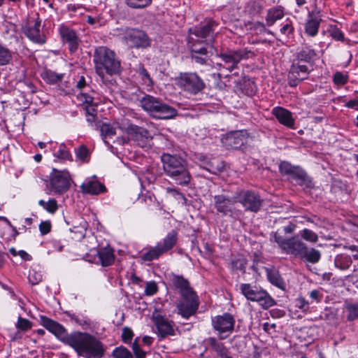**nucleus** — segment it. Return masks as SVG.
Here are the masks:
<instances>
[{"instance_id":"774afa93","label":"nucleus","mask_w":358,"mask_h":358,"mask_svg":"<svg viewBox=\"0 0 358 358\" xmlns=\"http://www.w3.org/2000/svg\"><path fill=\"white\" fill-rule=\"evenodd\" d=\"M139 73L144 78H147L149 81H152L151 78L147 71V70L143 67L141 66L139 68Z\"/></svg>"},{"instance_id":"f3484780","label":"nucleus","mask_w":358,"mask_h":358,"mask_svg":"<svg viewBox=\"0 0 358 358\" xmlns=\"http://www.w3.org/2000/svg\"><path fill=\"white\" fill-rule=\"evenodd\" d=\"M127 134L131 139L136 141L143 147L151 138L150 132L145 128L134 124H130L126 128Z\"/></svg>"},{"instance_id":"c756f323","label":"nucleus","mask_w":358,"mask_h":358,"mask_svg":"<svg viewBox=\"0 0 358 358\" xmlns=\"http://www.w3.org/2000/svg\"><path fill=\"white\" fill-rule=\"evenodd\" d=\"M98 258L103 266H110L112 263V248L110 247L101 249L97 252Z\"/></svg>"},{"instance_id":"f03ea898","label":"nucleus","mask_w":358,"mask_h":358,"mask_svg":"<svg viewBox=\"0 0 358 358\" xmlns=\"http://www.w3.org/2000/svg\"><path fill=\"white\" fill-rule=\"evenodd\" d=\"M216 25L215 21L210 20L204 24L189 29L187 45L191 55H209V53L212 54L214 27Z\"/></svg>"},{"instance_id":"0e129e2a","label":"nucleus","mask_w":358,"mask_h":358,"mask_svg":"<svg viewBox=\"0 0 358 358\" xmlns=\"http://www.w3.org/2000/svg\"><path fill=\"white\" fill-rule=\"evenodd\" d=\"M292 27L289 24H286L280 29V32L282 34H289L292 32Z\"/></svg>"},{"instance_id":"e2e57ef3","label":"nucleus","mask_w":358,"mask_h":358,"mask_svg":"<svg viewBox=\"0 0 358 358\" xmlns=\"http://www.w3.org/2000/svg\"><path fill=\"white\" fill-rule=\"evenodd\" d=\"M121 65L119 60H115L113 58V73L118 74L121 72Z\"/></svg>"},{"instance_id":"9d476101","label":"nucleus","mask_w":358,"mask_h":358,"mask_svg":"<svg viewBox=\"0 0 358 358\" xmlns=\"http://www.w3.org/2000/svg\"><path fill=\"white\" fill-rule=\"evenodd\" d=\"M178 85L184 90L196 94L202 91L205 83L195 73H182L177 79Z\"/></svg>"},{"instance_id":"f8f14e48","label":"nucleus","mask_w":358,"mask_h":358,"mask_svg":"<svg viewBox=\"0 0 358 358\" xmlns=\"http://www.w3.org/2000/svg\"><path fill=\"white\" fill-rule=\"evenodd\" d=\"M254 53L247 49H239L237 50H227L225 52L221 53L220 57L222 61L227 64H230L228 66H223L226 68L229 72L232 71L234 69L237 68L238 64L242 60L248 59Z\"/></svg>"},{"instance_id":"1a4fd4ad","label":"nucleus","mask_w":358,"mask_h":358,"mask_svg":"<svg viewBox=\"0 0 358 358\" xmlns=\"http://www.w3.org/2000/svg\"><path fill=\"white\" fill-rule=\"evenodd\" d=\"M235 319L232 315L224 313L212 318L213 329L218 332L220 340L226 339L234 331Z\"/></svg>"},{"instance_id":"8fccbe9b","label":"nucleus","mask_w":358,"mask_h":358,"mask_svg":"<svg viewBox=\"0 0 358 358\" xmlns=\"http://www.w3.org/2000/svg\"><path fill=\"white\" fill-rule=\"evenodd\" d=\"M329 32L333 38L341 41L344 40L343 33L336 26H331Z\"/></svg>"},{"instance_id":"0eeeda50","label":"nucleus","mask_w":358,"mask_h":358,"mask_svg":"<svg viewBox=\"0 0 358 358\" xmlns=\"http://www.w3.org/2000/svg\"><path fill=\"white\" fill-rule=\"evenodd\" d=\"M115 31L117 33L113 35H123V38L127 43L132 48H146L151 44V39L142 30L122 27L116 28Z\"/></svg>"},{"instance_id":"cd10ccee","label":"nucleus","mask_w":358,"mask_h":358,"mask_svg":"<svg viewBox=\"0 0 358 358\" xmlns=\"http://www.w3.org/2000/svg\"><path fill=\"white\" fill-rule=\"evenodd\" d=\"M155 324L159 334L162 337H165L166 335L172 334L173 331L172 326L164 318L157 319Z\"/></svg>"},{"instance_id":"c03bdc74","label":"nucleus","mask_w":358,"mask_h":358,"mask_svg":"<svg viewBox=\"0 0 358 358\" xmlns=\"http://www.w3.org/2000/svg\"><path fill=\"white\" fill-rule=\"evenodd\" d=\"M11 59L10 50L0 45V65L7 64Z\"/></svg>"},{"instance_id":"f257e3e1","label":"nucleus","mask_w":358,"mask_h":358,"mask_svg":"<svg viewBox=\"0 0 358 358\" xmlns=\"http://www.w3.org/2000/svg\"><path fill=\"white\" fill-rule=\"evenodd\" d=\"M42 325L78 352L87 358H101L103 355V345L94 336L87 333L74 332L67 335L65 329L59 323L45 317H41Z\"/></svg>"},{"instance_id":"de8ad7c7","label":"nucleus","mask_w":358,"mask_h":358,"mask_svg":"<svg viewBox=\"0 0 358 358\" xmlns=\"http://www.w3.org/2000/svg\"><path fill=\"white\" fill-rule=\"evenodd\" d=\"M222 166H220L218 165H215L213 162H206L204 164L203 169L209 171L210 173L213 174L217 175L218 173H220L222 171Z\"/></svg>"},{"instance_id":"6e6d98bb","label":"nucleus","mask_w":358,"mask_h":358,"mask_svg":"<svg viewBox=\"0 0 358 358\" xmlns=\"http://www.w3.org/2000/svg\"><path fill=\"white\" fill-rule=\"evenodd\" d=\"M132 348H133L134 352L136 358H145V353L141 349V348L138 343L137 338L134 341V342L132 345Z\"/></svg>"},{"instance_id":"680f3d73","label":"nucleus","mask_w":358,"mask_h":358,"mask_svg":"<svg viewBox=\"0 0 358 358\" xmlns=\"http://www.w3.org/2000/svg\"><path fill=\"white\" fill-rule=\"evenodd\" d=\"M145 291H157L158 287L155 281L147 282Z\"/></svg>"},{"instance_id":"4468645a","label":"nucleus","mask_w":358,"mask_h":358,"mask_svg":"<svg viewBox=\"0 0 358 358\" xmlns=\"http://www.w3.org/2000/svg\"><path fill=\"white\" fill-rule=\"evenodd\" d=\"M70 175L67 171L52 170L50 176V185L55 192L61 194L70 187Z\"/></svg>"},{"instance_id":"6ab92c4d","label":"nucleus","mask_w":358,"mask_h":358,"mask_svg":"<svg viewBox=\"0 0 358 358\" xmlns=\"http://www.w3.org/2000/svg\"><path fill=\"white\" fill-rule=\"evenodd\" d=\"M242 293L248 300L257 302L265 309H267L275 304L274 300L268 294V292Z\"/></svg>"},{"instance_id":"393cba45","label":"nucleus","mask_w":358,"mask_h":358,"mask_svg":"<svg viewBox=\"0 0 358 358\" xmlns=\"http://www.w3.org/2000/svg\"><path fill=\"white\" fill-rule=\"evenodd\" d=\"M208 343L210 347L216 352L217 355L221 358H231L229 355L228 349L223 343L218 342L215 338L210 337L208 339Z\"/></svg>"},{"instance_id":"bb28decb","label":"nucleus","mask_w":358,"mask_h":358,"mask_svg":"<svg viewBox=\"0 0 358 358\" xmlns=\"http://www.w3.org/2000/svg\"><path fill=\"white\" fill-rule=\"evenodd\" d=\"M266 271L268 279L270 282L274 285L278 289L285 290V285L282 279L281 278L279 273L274 268H265Z\"/></svg>"},{"instance_id":"a19ab883","label":"nucleus","mask_w":358,"mask_h":358,"mask_svg":"<svg viewBox=\"0 0 358 358\" xmlns=\"http://www.w3.org/2000/svg\"><path fill=\"white\" fill-rule=\"evenodd\" d=\"M125 3L132 8H144L151 4L152 0H125Z\"/></svg>"},{"instance_id":"20e7f679","label":"nucleus","mask_w":358,"mask_h":358,"mask_svg":"<svg viewBox=\"0 0 358 358\" xmlns=\"http://www.w3.org/2000/svg\"><path fill=\"white\" fill-rule=\"evenodd\" d=\"M165 173L177 185L189 184L191 176L186 161L177 155L163 154L161 157Z\"/></svg>"},{"instance_id":"a211bd4d","label":"nucleus","mask_w":358,"mask_h":358,"mask_svg":"<svg viewBox=\"0 0 358 358\" xmlns=\"http://www.w3.org/2000/svg\"><path fill=\"white\" fill-rule=\"evenodd\" d=\"M41 23V20L37 15V17L34 20V24L24 28V33L34 43L43 44L45 43V38L40 32Z\"/></svg>"},{"instance_id":"9b49d317","label":"nucleus","mask_w":358,"mask_h":358,"mask_svg":"<svg viewBox=\"0 0 358 358\" xmlns=\"http://www.w3.org/2000/svg\"><path fill=\"white\" fill-rule=\"evenodd\" d=\"M235 201H236V203H241L245 210L254 213L259 210L262 203L259 194L248 190H243L236 193Z\"/></svg>"},{"instance_id":"3c124183","label":"nucleus","mask_w":358,"mask_h":358,"mask_svg":"<svg viewBox=\"0 0 358 358\" xmlns=\"http://www.w3.org/2000/svg\"><path fill=\"white\" fill-rule=\"evenodd\" d=\"M78 100L83 105L87 106L94 103V98L85 93H80L77 96Z\"/></svg>"},{"instance_id":"4be33fe9","label":"nucleus","mask_w":358,"mask_h":358,"mask_svg":"<svg viewBox=\"0 0 358 358\" xmlns=\"http://www.w3.org/2000/svg\"><path fill=\"white\" fill-rule=\"evenodd\" d=\"M83 192L91 194H98L104 191L105 187L96 180H89L81 185Z\"/></svg>"},{"instance_id":"864d4df0","label":"nucleus","mask_w":358,"mask_h":358,"mask_svg":"<svg viewBox=\"0 0 358 358\" xmlns=\"http://www.w3.org/2000/svg\"><path fill=\"white\" fill-rule=\"evenodd\" d=\"M84 109L85 110L86 115L89 116L87 120L89 122L93 121L96 114L95 105L94 104V103L84 106Z\"/></svg>"},{"instance_id":"603ef678","label":"nucleus","mask_w":358,"mask_h":358,"mask_svg":"<svg viewBox=\"0 0 358 358\" xmlns=\"http://www.w3.org/2000/svg\"><path fill=\"white\" fill-rule=\"evenodd\" d=\"M17 327L22 331H27L31 327V323L28 320L20 317L18 318Z\"/></svg>"},{"instance_id":"2f4dec72","label":"nucleus","mask_w":358,"mask_h":358,"mask_svg":"<svg viewBox=\"0 0 358 358\" xmlns=\"http://www.w3.org/2000/svg\"><path fill=\"white\" fill-rule=\"evenodd\" d=\"M246 264L247 259L242 255H238L234 257L230 263L231 268L232 271H240L242 273H245Z\"/></svg>"},{"instance_id":"a18cd8bd","label":"nucleus","mask_w":358,"mask_h":358,"mask_svg":"<svg viewBox=\"0 0 358 358\" xmlns=\"http://www.w3.org/2000/svg\"><path fill=\"white\" fill-rule=\"evenodd\" d=\"M301 236L304 240L310 243H316L318 240V236L311 230L304 229L301 232Z\"/></svg>"},{"instance_id":"aec40b11","label":"nucleus","mask_w":358,"mask_h":358,"mask_svg":"<svg viewBox=\"0 0 358 358\" xmlns=\"http://www.w3.org/2000/svg\"><path fill=\"white\" fill-rule=\"evenodd\" d=\"M59 32L63 40L68 43L70 51H76L78 47V38L76 31L67 27L62 26L59 29Z\"/></svg>"},{"instance_id":"79ce46f5","label":"nucleus","mask_w":358,"mask_h":358,"mask_svg":"<svg viewBox=\"0 0 358 358\" xmlns=\"http://www.w3.org/2000/svg\"><path fill=\"white\" fill-rule=\"evenodd\" d=\"M43 78L50 83H55L62 80V74H58L51 71H46L43 74Z\"/></svg>"},{"instance_id":"72a5a7b5","label":"nucleus","mask_w":358,"mask_h":358,"mask_svg":"<svg viewBox=\"0 0 358 358\" xmlns=\"http://www.w3.org/2000/svg\"><path fill=\"white\" fill-rule=\"evenodd\" d=\"M345 308L348 312V320L353 321L358 320V303L346 302Z\"/></svg>"},{"instance_id":"ddd939ff","label":"nucleus","mask_w":358,"mask_h":358,"mask_svg":"<svg viewBox=\"0 0 358 358\" xmlns=\"http://www.w3.org/2000/svg\"><path fill=\"white\" fill-rule=\"evenodd\" d=\"M248 140L249 135L246 131H234L227 134L222 138V143L229 149H243Z\"/></svg>"},{"instance_id":"423d86ee","label":"nucleus","mask_w":358,"mask_h":358,"mask_svg":"<svg viewBox=\"0 0 358 358\" xmlns=\"http://www.w3.org/2000/svg\"><path fill=\"white\" fill-rule=\"evenodd\" d=\"M140 103L143 110L158 114L157 117L160 119H171L177 115V110L174 108L152 96L145 95L141 99Z\"/></svg>"},{"instance_id":"5fc2aeb1","label":"nucleus","mask_w":358,"mask_h":358,"mask_svg":"<svg viewBox=\"0 0 358 358\" xmlns=\"http://www.w3.org/2000/svg\"><path fill=\"white\" fill-rule=\"evenodd\" d=\"M134 336L133 331L128 327H124L122 329V339L124 343H129Z\"/></svg>"},{"instance_id":"c9c22d12","label":"nucleus","mask_w":358,"mask_h":358,"mask_svg":"<svg viewBox=\"0 0 358 358\" xmlns=\"http://www.w3.org/2000/svg\"><path fill=\"white\" fill-rule=\"evenodd\" d=\"M164 252L160 248V245H157L156 247L151 248L148 252L143 254V259L145 261H152L157 259Z\"/></svg>"},{"instance_id":"58836bf2","label":"nucleus","mask_w":358,"mask_h":358,"mask_svg":"<svg viewBox=\"0 0 358 358\" xmlns=\"http://www.w3.org/2000/svg\"><path fill=\"white\" fill-rule=\"evenodd\" d=\"M38 204L50 213H55L58 209L57 201L54 199H51L47 202L40 200Z\"/></svg>"},{"instance_id":"412c9836","label":"nucleus","mask_w":358,"mask_h":358,"mask_svg":"<svg viewBox=\"0 0 358 358\" xmlns=\"http://www.w3.org/2000/svg\"><path fill=\"white\" fill-rule=\"evenodd\" d=\"M272 114L281 124L289 128L293 127L294 120L292 118V113L287 109L282 107H275L273 109Z\"/></svg>"},{"instance_id":"a878e982","label":"nucleus","mask_w":358,"mask_h":358,"mask_svg":"<svg viewBox=\"0 0 358 358\" xmlns=\"http://www.w3.org/2000/svg\"><path fill=\"white\" fill-rule=\"evenodd\" d=\"M173 287L180 291H193L189 280L182 275H173L171 278Z\"/></svg>"},{"instance_id":"dca6fc26","label":"nucleus","mask_w":358,"mask_h":358,"mask_svg":"<svg viewBox=\"0 0 358 358\" xmlns=\"http://www.w3.org/2000/svg\"><path fill=\"white\" fill-rule=\"evenodd\" d=\"M213 199L214 207L217 213L223 216H232L236 213L234 208V204L236 203L235 195L230 198L224 194H219L214 196Z\"/></svg>"},{"instance_id":"f704fd0d","label":"nucleus","mask_w":358,"mask_h":358,"mask_svg":"<svg viewBox=\"0 0 358 358\" xmlns=\"http://www.w3.org/2000/svg\"><path fill=\"white\" fill-rule=\"evenodd\" d=\"M320 22V20L317 17L311 18L308 20L306 25V33L311 36H315L318 31Z\"/></svg>"},{"instance_id":"39448f33","label":"nucleus","mask_w":358,"mask_h":358,"mask_svg":"<svg viewBox=\"0 0 358 358\" xmlns=\"http://www.w3.org/2000/svg\"><path fill=\"white\" fill-rule=\"evenodd\" d=\"M94 62L96 71L102 82L110 85L112 78V51L106 47H99L94 52Z\"/></svg>"},{"instance_id":"69168bd1","label":"nucleus","mask_w":358,"mask_h":358,"mask_svg":"<svg viewBox=\"0 0 358 358\" xmlns=\"http://www.w3.org/2000/svg\"><path fill=\"white\" fill-rule=\"evenodd\" d=\"M18 255L25 261H30L31 259V257L24 250L18 251Z\"/></svg>"},{"instance_id":"052dcab7","label":"nucleus","mask_w":358,"mask_h":358,"mask_svg":"<svg viewBox=\"0 0 358 358\" xmlns=\"http://www.w3.org/2000/svg\"><path fill=\"white\" fill-rule=\"evenodd\" d=\"M71 320H74L76 323H78L79 325L84 326V325H89V321L88 320L85 318H80L78 316L74 315V314H68Z\"/></svg>"},{"instance_id":"09e8293b","label":"nucleus","mask_w":358,"mask_h":358,"mask_svg":"<svg viewBox=\"0 0 358 358\" xmlns=\"http://www.w3.org/2000/svg\"><path fill=\"white\" fill-rule=\"evenodd\" d=\"M295 168L296 166H293L291 164L287 162H281L279 166L281 173L290 176Z\"/></svg>"},{"instance_id":"473e14b6","label":"nucleus","mask_w":358,"mask_h":358,"mask_svg":"<svg viewBox=\"0 0 358 358\" xmlns=\"http://www.w3.org/2000/svg\"><path fill=\"white\" fill-rule=\"evenodd\" d=\"M352 262L350 256L343 254L337 255L334 260L335 266L342 270L348 268Z\"/></svg>"},{"instance_id":"2eb2a0df","label":"nucleus","mask_w":358,"mask_h":358,"mask_svg":"<svg viewBox=\"0 0 358 358\" xmlns=\"http://www.w3.org/2000/svg\"><path fill=\"white\" fill-rule=\"evenodd\" d=\"M183 299L178 306V313L187 319L195 313L198 308L199 303L196 292H182Z\"/></svg>"},{"instance_id":"e433bc0d","label":"nucleus","mask_w":358,"mask_h":358,"mask_svg":"<svg viewBox=\"0 0 358 358\" xmlns=\"http://www.w3.org/2000/svg\"><path fill=\"white\" fill-rule=\"evenodd\" d=\"M100 127L101 136L104 143L107 145H110L108 138H111L112 136V127L109 123H101L99 125Z\"/></svg>"},{"instance_id":"7ed1b4c3","label":"nucleus","mask_w":358,"mask_h":358,"mask_svg":"<svg viewBox=\"0 0 358 358\" xmlns=\"http://www.w3.org/2000/svg\"><path fill=\"white\" fill-rule=\"evenodd\" d=\"M315 56V51L309 48L302 49L296 54L288 73L287 81L289 86L296 87L308 78L310 72L313 69L311 62Z\"/></svg>"},{"instance_id":"6e6552de","label":"nucleus","mask_w":358,"mask_h":358,"mask_svg":"<svg viewBox=\"0 0 358 358\" xmlns=\"http://www.w3.org/2000/svg\"><path fill=\"white\" fill-rule=\"evenodd\" d=\"M274 239L284 252L294 257H299L303 249H306V244L299 236L285 239L275 233Z\"/></svg>"},{"instance_id":"13d9d810","label":"nucleus","mask_w":358,"mask_h":358,"mask_svg":"<svg viewBox=\"0 0 358 358\" xmlns=\"http://www.w3.org/2000/svg\"><path fill=\"white\" fill-rule=\"evenodd\" d=\"M86 21L91 25H96L98 24L99 26H101L105 24V21H103L101 17H94L90 15L87 16Z\"/></svg>"},{"instance_id":"bf43d9fd","label":"nucleus","mask_w":358,"mask_h":358,"mask_svg":"<svg viewBox=\"0 0 358 358\" xmlns=\"http://www.w3.org/2000/svg\"><path fill=\"white\" fill-rule=\"evenodd\" d=\"M334 81L337 85H344L347 82V78L341 72H336L334 76Z\"/></svg>"},{"instance_id":"338daca9","label":"nucleus","mask_w":358,"mask_h":358,"mask_svg":"<svg viewBox=\"0 0 358 358\" xmlns=\"http://www.w3.org/2000/svg\"><path fill=\"white\" fill-rule=\"evenodd\" d=\"M345 248H348V250L355 252V254L352 255V257L355 259H358V246L357 245H349V246H345Z\"/></svg>"},{"instance_id":"49530a36","label":"nucleus","mask_w":358,"mask_h":358,"mask_svg":"<svg viewBox=\"0 0 358 358\" xmlns=\"http://www.w3.org/2000/svg\"><path fill=\"white\" fill-rule=\"evenodd\" d=\"M55 156L59 159L64 160H72L70 152L66 150L64 145H60L58 151L55 154Z\"/></svg>"},{"instance_id":"b1692460","label":"nucleus","mask_w":358,"mask_h":358,"mask_svg":"<svg viewBox=\"0 0 358 358\" xmlns=\"http://www.w3.org/2000/svg\"><path fill=\"white\" fill-rule=\"evenodd\" d=\"M291 176L293 179L296 180L300 185L305 186L306 187H310L312 186L310 178L308 176L306 173L299 167L296 166Z\"/></svg>"},{"instance_id":"c85d7f7f","label":"nucleus","mask_w":358,"mask_h":358,"mask_svg":"<svg viewBox=\"0 0 358 358\" xmlns=\"http://www.w3.org/2000/svg\"><path fill=\"white\" fill-rule=\"evenodd\" d=\"M283 15L284 11L280 8H274L268 10L266 18L267 25H273L278 20L281 19Z\"/></svg>"},{"instance_id":"7c9ffc66","label":"nucleus","mask_w":358,"mask_h":358,"mask_svg":"<svg viewBox=\"0 0 358 358\" xmlns=\"http://www.w3.org/2000/svg\"><path fill=\"white\" fill-rule=\"evenodd\" d=\"M176 242L177 233L175 231H172L164 239L163 244L160 245V248L164 252H166L171 250L176 245Z\"/></svg>"},{"instance_id":"37998d69","label":"nucleus","mask_w":358,"mask_h":358,"mask_svg":"<svg viewBox=\"0 0 358 358\" xmlns=\"http://www.w3.org/2000/svg\"><path fill=\"white\" fill-rule=\"evenodd\" d=\"M114 358H134L132 354L124 347H118L113 350Z\"/></svg>"},{"instance_id":"4c0bfd02","label":"nucleus","mask_w":358,"mask_h":358,"mask_svg":"<svg viewBox=\"0 0 358 358\" xmlns=\"http://www.w3.org/2000/svg\"><path fill=\"white\" fill-rule=\"evenodd\" d=\"M76 158L82 162H88L90 158V153L88 148L82 145L75 150Z\"/></svg>"},{"instance_id":"5701e85b","label":"nucleus","mask_w":358,"mask_h":358,"mask_svg":"<svg viewBox=\"0 0 358 358\" xmlns=\"http://www.w3.org/2000/svg\"><path fill=\"white\" fill-rule=\"evenodd\" d=\"M320 257L321 254L319 250L313 248H309L306 245V249H303L299 258L311 264H316L320 261Z\"/></svg>"},{"instance_id":"ea45409f","label":"nucleus","mask_w":358,"mask_h":358,"mask_svg":"<svg viewBox=\"0 0 358 358\" xmlns=\"http://www.w3.org/2000/svg\"><path fill=\"white\" fill-rule=\"evenodd\" d=\"M190 58L197 65L211 66L210 64L209 63L210 61V55L190 54Z\"/></svg>"},{"instance_id":"4d7b16f0","label":"nucleus","mask_w":358,"mask_h":358,"mask_svg":"<svg viewBox=\"0 0 358 358\" xmlns=\"http://www.w3.org/2000/svg\"><path fill=\"white\" fill-rule=\"evenodd\" d=\"M51 223L50 221L41 222L39 224V230L42 235L48 234L51 230Z\"/></svg>"}]
</instances>
